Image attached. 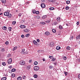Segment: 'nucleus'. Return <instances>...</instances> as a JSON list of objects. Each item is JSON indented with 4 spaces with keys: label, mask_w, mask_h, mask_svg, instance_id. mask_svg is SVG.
Wrapping results in <instances>:
<instances>
[{
    "label": "nucleus",
    "mask_w": 80,
    "mask_h": 80,
    "mask_svg": "<svg viewBox=\"0 0 80 80\" xmlns=\"http://www.w3.org/2000/svg\"><path fill=\"white\" fill-rule=\"evenodd\" d=\"M12 58H10L9 59H8V64H10L11 63H12Z\"/></svg>",
    "instance_id": "obj_1"
},
{
    "label": "nucleus",
    "mask_w": 80,
    "mask_h": 80,
    "mask_svg": "<svg viewBox=\"0 0 80 80\" xmlns=\"http://www.w3.org/2000/svg\"><path fill=\"white\" fill-rule=\"evenodd\" d=\"M55 45V44L54 43V42H51L50 43L49 46L50 47H53L54 45Z\"/></svg>",
    "instance_id": "obj_2"
},
{
    "label": "nucleus",
    "mask_w": 80,
    "mask_h": 80,
    "mask_svg": "<svg viewBox=\"0 0 80 80\" xmlns=\"http://www.w3.org/2000/svg\"><path fill=\"white\" fill-rule=\"evenodd\" d=\"M34 70H39V67L38 66H35L34 68Z\"/></svg>",
    "instance_id": "obj_3"
},
{
    "label": "nucleus",
    "mask_w": 80,
    "mask_h": 80,
    "mask_svg": "<svg viewBox=\"0 0 80 80\" xmlns=\"http://www.w3.org/2000/svg\"><path fill=\"white\" fill-rule=\"evenodd\" d=\"M41 6L42 8H45V4L44 3H42L41 5Z\"/></svg>",
    "instance_id": "obj_4"
},
{
    "label": "nucleus",
    "mask_w": 80,
    "mask_h": 80,
    "mask_svg": "<svg viewBox=\"0 0 80 80\" xmlns=\"http://www.w3.org/2000/svg\"><path fill=\"white\" fill-rule=\"evenodd\" d=\"M20 65H24V64H25V62L23 61H22L20 62Z\"/></svg>",
    "instance_id": "obj_5"
},
{
    "label": "nucleus",
    "mask_w": 80,
    "mask_h": 80,
    "mask_svg": "<svg viewBox=\"0 0 80 80\" xmlns=\"http://www.w3.org/2000/svg\"><path fill=\"white\" fill-rule=\"evenodd\" d=\"M25 49H22V50L21 52V53H22V54H25Z\"/></svg>",
    "instance_id": "obj_6"
},
{
    "label": "nucleus",
    "mask_w": 80,
    "mask_h": 80,
    "mask_svg": "<svg viewBox=\"0 0 80 80\" xmlns=\"http://www.w3.org/2000/svg\"><path fill=\"white\" fill-rule=\"evenodd\" d=\"M24 32L27 33L29 32V29H26L24 30Z\"/></svg>",
    "instance_id": "obj_7"
},
{
    "label": "nucleus",
    "mask_w": 80,
    "mask_h": 80,
    "mask_svg": "<svg viewBox=\"0 0 80 80\" xmlns=\"http://www.w3.org/2000/svg\"><path fill=\"white\" fill-rule=\"evenodd\" d=\"M20 27L21 28H26V27L23 25H21Z\"/></svg>",
    "instance_id": "obj_8"
},
{
    "label": "nucleus",
    "mask_w": 80,
    "mask_h": 80,
    "mask_svg": "<svg viewBox=\"0 0 80 80\" xmlns=\"http://www.w3.org/2000/svg\"><path fill=\"white\" fill-rule=\"evenodd\" d=\"M9 14V13L8 12H5L4 13V15L5 16H8V15Z\"/></svg>",
    "instance_id": "obj_9"
},
{
    "label": "nucleus",
    "mask_w": 80,
    "mask_h": 80,
    "mask_svg": "<svg viewBox=\"0 0 80 80\" xmlns=\"http://www.w3.org/2000/svg\"><path fill=\"white\" fill-rule=\"evenodd\" d=\"M5 51V49L3 48H2L0 50V52H4Z\"/></svg>",
    "instance_id": "obj_10"
},
{
    "label": "nucleus",
    "mask_w": 80,
    "mask_h": 80,
    "mask_svg": "<svg viewBox=\"0 0 80 80\" xmlns=\"http://www.w3.org/2000/svg\"><path fill=\"white\" fill-rule=\"evenodd\" d=\"M12 14L10 13H9L8 15V18H11L12 17Z\"/></svg>",
    "instance_id": "obj_11"
},
{
    "label": "nucleus",
    "mask_w": 80,
    "mask_h": 80,
    "mask_svg": "<svg viewBox=\"0 0 80 80\" xmlns=\"http://www.w3.org/2000/svg\"><path fill=\"white\" fill-rule=\"evenodd\" d=\"M61 48H60V47L57 46L56 47V49L57 50H60V49Z\"/></svg>",
    "instance_id": "obj_12"
},
{
    "label": "nucleus",
    "mask_w": 80,
    "mask_h": 80,
    "mask_svg": "<svg viewBox=\"0 0 80 80\" xmlns=\"http://www.w3.org/2000/svg\"><path fill=\"white\" fill-rule=\"evenodd\" d=\"M50 34V32H46L45 33V35H49V34Z\"/></svg>",
    "instance_id": "obj_13"
},
{
    "label": "nucleus",
    "mask_w": 80,
    "mask_h": 80,
    "mask_svg": "<svg viewBox=\"0 0 80 80\" xmlns=\"http://www.w3.org/2000/svg\"><path fill=\"white\" fill-rule=\"evenodd\" d=\"M1 2L2 3H6V1L5 0H1Z\"/></svg>",
    "instance_id": "obj_14"
},
{
    "label": "nucleus",
    "mask_w": 80,
    "mask_h": 80,
    "mask_svg": "<svg viewBox=\"0 0 80 80\" xmlns=\"http://www.w3.org/2000/svg\"><path fill=\"white\" fill-rule=\"evenodd\" d=\"M58 23V22H55L52 23V25H57V24Z\"/></svg>",
    "instance_id": "obj_15"
},
{
    "label": "nucleus",
    "mask_w": 80,
    "mask_h": 80,
    "mask_svg": "<svg viewBox=\"0 0 80 80\" xmlns=\"http://www.w3.org/2000/svg\"><path fill=\"white\" fill-rule=\"evenodd\" d=\"M2 29L3 30H6L7 29V28L6 27L4 26L2 27Z\"/></svg>",
    "instance_id": "obj_16"
},
{
    "label": "nucleus",
    "mask_w": 80,
    "mask_h": 80,
    "mask_svg": "<svg viewBox=\"0 0 80 80\" xmlns=\"http://www.w3.org/2000/svg\"><path fill=\"white\" fill-rule=\"evenodd\" d=\"M17 48V47L16 46L15 47H14V48H13L12 50L13 51H15V50H16Z\"/></svg>",
    "instance_id": "obj_17"
},
{
    "label": "nucleus",
    "mask_w": 80,
    "mask_h": 80,
    "mask_svg": "<svg viewBox=\"0 0 80 80\" xmlns=\"http://www.w3.org/2000/svg\"><path fill=\"white\" fill-rule=\"evenodd\" d=\"M30 66H28L27 67V70H29L30 69Z\"/></svg>",
    "instance_id": "obj_18"
},
{
    "label": "nucleus",
    "mask_w": 80,
    "mask_h": 80,
    "mask_svg": "<svg viewBox=\"0 0 80 80\" xmlns=\"http://www.w3.org/2000/svg\"><path fill=\"white\" fill-rule=\"evenodd\" d=\"M33 43L35 44V45H37V42L35 40H34L33 41Z\"/></svg>",
    "instance_id": "obj_19"
},
{
    "label": "nucleus",
    "mask_w": 80,
    "mask_h": 80,
    "mask_svg": "<svg viewBox=\"0 0 80 80\" xmlns=\"http://www.w3.org/2000/svg\"><path fill=\"white\" fill-rule=\"evenodd\" d=\"M80 39V34L78 36L76 37V39L77 40L78 39Z\"/></svg>",
    "instance_id": "obj_20"
},
{
    "label": "nucleus",
    "mask_w": 80,
    "mask_h": 80,
    "mask_svg": "<svg viewBox=\"0 0 80 80\" xmlns=\"http://www.w3.org/2000/svg\"><path fill=\"white\" fill-rule=\"evenodd\" d=\"M47 17V15L44 16L42 17V19H45V18H46Z\"/></svg>",
    "instance_id": "obj_21"
},
{
    "label": "nucleus",
    "mask_w": 80,
    "mask_h": 80,
    "mask_svg": "<svg viewBox=\"0 0 80 80\" xmlns=\"http://www.w3.org/2000/svg\"><path fill=\"white\" fill-rule=\"evenodd\" d=\"M15 74L14 73L12 74L11 75V77L12 78H13V77H15Z\"/></svg>",
    "instance_id": "obj_22"
},
{
    "label": "nucleus",
    "mask_w": 80,
    "mask_h": 80,
    "mask_svg": "<svg viewBox=\"0 0 80 80\" xmlns=\"http://www.w3.org/2000/svg\"><path fill=\"white\" fill-rule=\"evenodd\" d=\"M18 80H22V77H18L17 78Z\"/></svg>",
    "instance_id": "obj_23"
},
{
    "label": "nucleus",
    "mask_w": 80,
    "mask_h": 80,
    "mask_svg": "<svg viewBox=\"0 0 80 80\" xmlns=\"http://www.w3.org/2000/svg\"><path fill=\"white\" fill-rule=\"evenodd\" d=\"M7 79V78L4 77L3 78H2V80H6Z\"/></svg>",
    "instance_id": "obj_24"
},
{
    "label": "nucleus",
    "mask_w": 80,
    "mask_h": 80,
    "mask_svg": "<svg viewBox=\"0 0 80 80\" xmlns=\"http://www.w3.org/2000/svg\"><path fill=\"white\" fill-rule=\"evenodd\" d=\"M54 9H55V8H49L50 10H53Z\"/></svg>",
    "instance_id": "obj_25"
},
{
    "label": "nucleus",
    "mask_w": 80,
    "mask_h": 80,
    "mask_svg": "<svg viewBox=\"0 0 80 80\" xmlns=\"http://www.w3.org/2000/svg\"><path fill=\"white\" fill-rule=\"evenodd\" d=\"M34 64L35 65H37V64H38V62L37 61H36V62H34Z\"/></svg>",
    "instance_id": "obj_26"
},
{
    "label": "nucleus",
    "mask_w": 80,
    "mask_h": 80,
    "mask_svg": "<svg viewBox=\"0 0 80 80\" xmlns=\"http://www.w3.org/2000/svg\"><path fill=\"white\" fill-rule=\"evenodd\" d=\"M57 20L58 22H60V17H58L57 18Z\"/></svg>",
    "instance_id": "obj_27"
},
{
    "label": "nucleus",
    "mask_w": 80,
    "mask_h": 80,
    "mask_svg": "<svg viewBox=\"0 0 80 80\" xmlns=\"http://www.w3.org/2000/svg\"><path fill=\"white\" fill-rule=\"evenodd\" d=\"M48 2H52V3H54V1H53L52 0H48Z\"/></svg>",
    "instance_id": "obj_28"
},
{
    "label": "nucleus",
    "mask_w": 80,
    "mask_h": 80,
    "mask_svg": "<svg viewBox=\"0 0 80 80\" xmlns=\"http://www.w3.org/2000/svg\"><path fill=\"white\" fill-rule=\"evenodd\" d=\"M52 31L53 33H55L56 32V30L55 29H52Z\"/></svg>",
    "instance_id": "obj_29"
},
{
    "label": "nucleus",
    "mask_w": 80,
    "mask_h": 80,
    "mask_svg": "<svg viewBox=\"0 0 80 80\" xmlns=\"http://www.w3.org/2000/svg\"><path fill=\"white\" fill-rule=\"evenodd\" d=\"M21 23H23V22H25L24 21H23V19H21Z\"/></svg>",
    "instance_id": "obj_30"
},
{
    "label": "nucleus",
    "mask_w": 80,
    "mask_h": 80,
    "mask_svg": "<svg viewBox=\"0 0 80 80\" xmlns=\"http://www.w3.org/2000/svg\"><path fill=\"white\" fill-rule=\"evenodd\" d=\"M67 50H69L70 49V47H67L66 48Z\"/></svg>",
    "instance_id": "obj_31"
},
{
    "label": "nucleus",
    "mask_w": 80,
    "mask_h": 80,
    "mask_svg": "<svg viewBox=\"0 0 80 80\" xmlns=\"http://www.w3.org/2000/svg\"><path fill=\"white\" fill-rule=\"evenodd\" d=\"M34 77L35 78H37V75L36 74H35L34 75Z\"/></svg>",
    "instance_id": "obj_32"
},
{
    "label": "nucleus",
    "mask_w": 80,
    "mask_h": 80,
    "mask_svg": "<svg viewBox=\"0 0 80 80\" xmlns=\"http://www.w3.org/2000/svg\"><path fill=\"white\" fill-rule=\"evenodd\" d=\"M35 13L36 14H37V15H38L40 13V12H39L38 11H37Z\"/></svg>",
    "instance_id": "obj_33"
},
{
    "label": "nucleus",
    "mask_w": 80,
    "mask_h": 80,
    "mask_svg": "<svg viewBox=\"0 0 80 80\" xmlns=\"http://www.w3.org/2000/svg\"><path fill=\"white\" fill-rule=\"evenodd\" d=\"M66 9L68 10H69V7L68 6H67L66 7Z\"/></svg>",
    "instance_id": "obj_34"
},
{
    "label": "nucleus",
    "mask_w": 80,
    "mask_h": 80,
    "mask_svg": "<svg viewBox=\"0 0 80 80\" xmlns=\"http://www.w3.org/2000/svg\"><path fill=\"white\" fill-rule=\"evenodd\" d=\"M30 36V34H26V37H29Z\"/></svg>",
    "instance_id": "obj_35"
},
{
    "label": "nucleus",
    "mask_w": 80,
    "mask_h": 80,
    "mask_svg": "<svg viewBox=\"0 0 80 80\" xmlns=\"http://www.w3.org/2000/svg\"><path fill=\"white\" fill-rule=\"evenodd\" d=\"M32 62V60L31 59H30L29 61V63H31Z\"/></svg>",
    "instance_id": "obj_36"
},
{
    "label": "nucleus",
    "mask_w": 80,
    "mask_h": 80,
    "mask_svg": "<svg viewBox=\"0 0 80 80\" xmlns=\"http://www.w3.org/2000/svg\"><path fill=\"white\" fill-rule=\"evenodd\" d=\"M70 1H66V3H67V4H69V3H70Z\"/></svg>",
    "instance_id": "obj_37"
},
{
    "label": "nucleus",
    "mask_w": 80,
    "mask_h": 80,
    "mask_svg": "<svg viewBox=\"0 0 80 80\" xmlns=\"http://www.w3.org/2000/svg\"><path fill=\"white\" fill-rule=\"evenodd\" d=\"M41 24H42V25H45V23L44 22H41Z\"/></svg>",
    "instance_id": "obj_38"
},
{
    "label": "nucleus",
    "mask_w": 80,
    "mask_h": 80,
    "mask_svg": "<svg viewBox=\"0 0 80 80\" xmlns=\"http://www.w3.org/2000/svg\"><path fill=\"white\" fill-rule=\"evenodd\" d=\"M73 36H71L70 37V40H73Z\"/></svg>",
    "instance_id": "obj_39"
},
{
    "label": "nucleus",
    "mask_w": 80,
    "mask_h": 80,
    "mask_svg": "<svg viewBox=\"0 0 80 80\" xmlns=\"http://www.w3.org/2000/svg\"><path fill=\"white\" fill-rule=\"evenodd\" d=\"M8 30H9V31H11V30H12V28L9 27L8 28Z\"/></svg>",
    "instance_id": "obj_40"
},
{
    "label": "nucleus",
    "mask_w": 80,
    "mask_h": 80,
    "mask_svg": "<svg viewBox=\"0 0 80 80\" xmlns=\"http://www.w3.org/2000/svg\"><path fill=\"white\" fill-rule=\"evenodd\" d=\"M63 60H66L67 59V58L65 56L63 58Z\"/></svg>",
    "instance_id": "obj_41"
},
{
    "label": "nucleus",
    "mask_w": 80,
    "mask_h": 80,
    "mask_svg": "<svg viewBox=\"0 0 80 80\" xmlns=\"http://www.w3.org/2000/svg\"><path fill=\"white\" fill-rule=\"evenodd\" d=\"M36 12V11H35V10L33 9V10L32 11V13H35Z\"/></svg>",
    "instance_id": "obj_42"
},
{
    "label": "nucleus",
    "mask_w": 80,
    "mask_h": 80,
    "mask_svg": "<svg viewBox=\"0 0 80 80\" xmlns=\"http://www.w3.org/2000/svg\"><path fill=\"white\" fill-rule=\"evenodd\" d=\"M2 64L3 65V66H5V65H6V64H5V62H2Z\"/></svg>",
    "instance_id": "obj_43"
},
{
    "label": "nucleus",
    "mask_w": 80,
    "mask_h": 80,
    "mask_svg": "<svg viewBox=\"0 0 80 80\" xmlns=\"http://www.w3.org/2000/svg\"><path fill=\"white\" fill-rule=\"evenodd\" d=\"M8 41H7L6 42H5V44L6 45H8Z\"/></svg>",
    "instance_id": "obj_44"
},
{
    "label": "nucleus",
    "mask_w": 80,
    "mask_h": 80,
    "mask_svg": "<svg viewBox=\"0 0 80 80\" xmlns=\"http://www.w3.org/2000/svg\"><path fill=\"white\" fill-rule=\"evenodd\" d=\"M12 23L13 25H15L16 23V21H13Z\"/></svg>",
    "instance_id": "obj_45"
},
{
    "label": "nucleus",
    "mask_w": 80,
    "mask_h": 80,
    "mask_svg": "<svg viewBox=\"0 0 80 80\" xmlns=\"http://www.w3.org/2000/svg\"><path fill=\"white\" fill-rule=\"evenodd\" d=\"M64 73L65 74V76H67V74H68V72H64Z\"/></svg>",
    "instance_id": "obj_46"
},
{
    "label": "nucleus",
    "mask_w": 80,
    "mask_h": 80,
    "mask_svg": "<svg viewBox=\"0 0 80 80\" xmlns=\"http://www.w3.org/2000/svg\"><path fill=\"white\" fill-rule=\"evenodd\" d=\"M50 21L49 20L46 21V23H50Z\"/></svg>",
    "instance_id": "obj_47"
},
{
    "label": "nucleus",
    "mask_w": 80,
    "mask_h": 80,
    "mask_svg": "<svg viewBox=\"0 0 80 80\" xmlns=\"http://www.w3.org/2000/svg\"><path fill=\"white\" fill-rule=\"evenodd\" d=\"M25 78H26V76H23L22 77L23 79H25Z\"/></svg>",
    "instance_id": "obj_48"
},
{
    "label": "nucleus",
    "mask_w": 80,
    "mask_h": 80,
    "mask_svg": "<svg viewBox=\"0 0 80 80\" xmlns=\"http://www.w3.org/2000/svg\"><path fill=\"white\" fill-rule=\"evenodd\" d=\"M18 15L19 17H21V16H22V13H19Z\"/></svg>",
    "instance_id": "obj_49"
},
{
    "label": "nucleus",
    "mask_w": 80,
    "mask_h": 80,
    "mask_svg": "<svg viewBox=\"0 0 80 80\" xmlns=\"http://www.w3.org/2000/svg\"><path fill=\"white\" fill-rule=\"evenodd\" d=\"M9 72H15V70H10V71H9Z\"/></svg>",
    "instance_id": "obj_50"
},
{
    "label": "nucleus",
    "mask_w": 80,
    "mask_h": 80,
    "mask_svg": "<svg viewBox=\"0 0 80 80\" xmlns=\"http://www.w3.org/2000/svg\"><path fill=\"white\" fill-rule=\"evenodd\" d=\"M21 37L22 38H24V37H25V36L23 35H22Z\"/></svg>",
    "instance_id": "obj_51"
},
{
    "label": "nucleus",
    "mask_w": 80,
    "mask_h": 80,
    "mask_svg": "<svg viewBox=\"0 0 80 80\" xmlns=\"http://www.w3.org/2000/svg\"><path fill=\"white\" fill-rule=\"evenodd\" d=\"M59 28H60V29H62V27L61 26H59Z\"/></svg>",
    "instance_id": "obj_52"
},
{
    "label": "nucleus",
    "mask_w": 80,
    "mask_h": 80,
    "mask_svg": "<svg viewBox=\"0 0 80 80\" xmlns=\"http://www.w3.org/2000/svg\"><path fill=\"white\" fill-rule=\"evenodd\" d=\"M55 58H52V61H55Z\"/></svg>",
    "instance_id": "obj_53"
},
{
    "label": "nucleus",
    "mask_w": 80,
    "mask_h": 80,
    "mask_svg": "<svg viewBox=\"0 0 80 80\" xmlns=\"http://www.w3.org/2000/svg\"><path fill=\"white\" fill-rule=\"evenodd\" d=\"M38 53H40V52H42V51L41 50H38Z\"/></svg>",
    "instance_id": "obj_54"
},
{
    "label": "nucleus",
    "mask_w": 80,
    "mask_h": 80,
    "mask_svg": "<svg viewBox=\"0 0 80 80\" xmlns=\"http://www.w3.org/2000/svg\"><path fill=\"white\" fill-rule=\"evenodd\" d=\"M49 58H53V56H50L49 57Z\"/></svg>",
    "instance_id": "obj_55"
},
{
    "label": "nucleus",
    "mask_w": 80,
    "mask_h": 80,
    "mask_svg": "<svg viewBox=\"0 0 80 80\" xmlns=\"http://www.w3.org/2000/svg\"><path fill=\"white\" fill-rule=\"evenodd\" d=\"M37 41L38 42H40V40H39V39H37Z\"/></svg>",
    "instance_id": "obj_56"
},
{
    "label": "nucleus",
    "mask_w": 80,
    "mask_h": 80,
    "mask_svg": "<svg viewBox=\"0 0 80 80\" xmlns=\"http://www.w3.org/2000/svg\"><path fill=\"white\" fill-rule=\"evenodd\" d=\"M40 18V17L39 16H38L37 17V18Z\"/></svg>",
    "instance_id": "obj_57"
},
{
    "label": "nucleus",
    "mask_w": 80,
    "mask_h": 80,
    "mask_svg": "<svg viewBox=\"0 0 80 80\" xmlns=\"http://www.w3.org/2000/svg\"><path fill=\"white\" fill-rule=\"evenodd\" d=\"M77 24L78 25H79V22H77Z\"/></svg>",
    "instance_id": "obj_58"
},
{
    "label": "nucleus",
    "mask_w": 80,
    "mask_h": 80,
    "mask_svg": "<svg viewBox=\"0 0 80 80\" xmlns=\"http://www.w3.org/2000/svg\"><path fill=\"white\" fill-rule=\"evenodd\" d=\"M12 66H10L9 67V68H12Z\"/></svg>",
    "instance_id": "obj_59"
},
{
    "label": "nucleus",
    "mask_w": 80,
    "mask_h": 80,
    "mask_svg": "<svg viewBox=\"0 0 80 80\" xmlns=\"http://www.w3.org/2000/svg\"><path fill=\"white\" fill-rule=\"evenodd\" d=\"M53 68V67H52V66H50V67H49V68H50V69H51V68Z\"/></svg>",
    "instance_id": "obj_60"
},
{
    "label": "nucleus",
    "mask_w": 80,
    "mask_h": 80,
    "mask_svg": "<svg viewBox=\"0 0 80 80\" xmlns=\"http://www.w3.org/2000/svg\"><path fill=\"white\" fill-rule=\"evenodd\" d=\"M11 70H16V69H15V68H13Z\"/></svg>",
    "instance_id": "obj_61"
},
{
    "label": "nucleus",
    "mask_w": 80,
    "mask_h": 80,
    "mask_svg": "<svg viewBox=\"0 0 80 80\" xmlns=\"http://www.w3.org/2000/svg\"><path fill=\"white\" fill-rule=\"evenodd\" d=\"M78 78H80V74L78 76Z\"/></svg>",
    "instance_id": "obj_62"
},
{
    "label": "nucleus",
    "mask_w": 80,
    "mask_h": 80,
    "mask_svg": "<svg viewBox=\"0 0 80 80\" xmlns=\"http://www.w3.org/2000/svg\"><path fill=\"white\" fill-rule=\"evenodd\" d=\"M42 60L43 61V62H44V61H45V59L43 58L42 59Z\"/></svg>",
    "instance_id": "obj_63"
},
{
    "label": "nucleus",
    "mask_w": 80,
    "mask_h": 80,
    "mask_svg": "<svg viewBox=\"0 0 80 80\" xmlns=\"http://www.w3.org/2000/svg\"><path fill=\"white\" fill-rule=\"evenodd\" d=\"M66 25H67V26H68V23L66 24Z\"/></svg>",
    "instance_id": "obj_64"
}]
</instances>
